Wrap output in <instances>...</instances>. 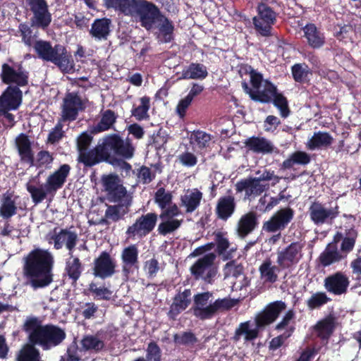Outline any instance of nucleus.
<instances>
[{
    "instance_id": "412c9836",
    "label": "nucleus",
    "mask_w": 361,
    "mask_h": 361,
    "mask_svg": "<svg viewBox=\"0 0 361 361\" xmlns=\"http://www.w3.org/2000/svg\"><path fill=\"white\" fill-rule=\"evenodd\" d=\"M1 79L6 84L14 83L18 86L27 84L28 75L20 67H13L6 63L2 65Z\"/></svg>"
},
{
    "instance_id": "ea45409f",
    "label": "nucleus",
    "mask_w": 361,
    "mask_h": 361,
    "mask_svg": "<svg viewBox=\"0 0 361 361\" xmlns=\"http://www.w3.org/2000/svg\"><path fill=\"white\" fill-rule=\"evenodd\" d=\"M39 173L30 178L26 185L27 190L30 193L32 200L35 204L41 202L46 197L47 194L49 193L47 192L45 186L39 185Z\"/></svg>"
},
{
    "instance_id": "5fc2aeb1",
    "label": "nucleus",
    "mask_w": 361,
    "mask_h": 361,
    "mask_svg": "<svg viewBox=\"0 0 361 361\" xmlns=\"http://www.w3.org/2000/svg\"><path fill=\"white\" fill-rule=\"evenodd\" d=\"M118 205L110 206L106 211L105 216L108 219L116 221L124 216L128 212L127 207L129 204H123V202H118Z\"/></svg>"
},
{
    "instance_id": "338daca9",
    "label": "nucleus",
    "mask_w": 361,
    "mask_h": 361,
    "mask_svg": "<svg viewBox=\"0 0 361 361\" xmlns=\"http://www.w3.org/2000/svg\"><path fill=\"white\" fill-rule=\"evenodd\" d=\"M180 164L185 166H194L197 161V157L191 152H185L178 156Z\"/></svg>"
},
{
    "instance_id": "4468645a",
    "label": "nucleus",
    "mask_w": 361,
    "mask_h": 361,
    "mask_svg": "<svg viewBox=\"0 0 361 361\" xmlns=\"http://www.w3.org/2000/svg\"><path fill=\"white\" fill-rule=\"evenodd\" d=\"M180 212L176 204L161 212L159 218L161 222L158 226V231L161 235H166L178 229L182 223V219H178Z\"/></svg>"
},
{
    "instance_id": "393cba45",
    "label": "nucleus",
    "mask_w": 361,
    "mask_h": 361,
    "mask_svg": "<svg viewBox=\"0 0 361 361\" xmlns=\"http://www.w3.org/2000/svg\"><path fill=\"white\" fill-rule=\"evenodd\" d=\"M268 185L259 183L255 178H247L238 182L235 188L238 192L245 191V198L251 199L259 195L268 188Z\"/></svg>"
},
{
    "instance_id": "13d9d810",
    "label": "nucleus",
    "mask_w": 361,
    "mask_h": 361,
    "mask_svg": "<svg viewBox=\"0 0 361 361\" xmlns=\"http://www.w3.org/2000/svg\"><path fill=\"white\" fill-rule=\"evenodd\" d=\"M310 73V68L305 63H298L292 67V74L293 78L297 82H304L307 80Z\"/></svg>"
},
{
    "instance_id": "37998d69",
    "label": "nucleus",
    "mask_w": 361,
    "mask_h": 361,
    "mask_svg": "<svg viewBox=\"0 0 361 361\" xmlns=\"http://www.w3.org/2000/svg\"><path fill=\"white\" fill-rule=\"evenodd\" d=\"M16 210L17 207L13 194L6 192L1 198L0 216L4 219H9L16 214Z\"/></svg>"
},
{
    "instance_id": "69168bd1",
    "label": "nucleus",
    "mask_w": 361,
    "mask_h": 361,
    "mask_svg": "<svg viewBox=\"0 0 361 361\" xmlns=\"http://www.w3.org/2000/svg\"><path fill=\"white\" fill-rule=\"evenodd\" d=\"M159 270V263L155 259L147 260L144 264V271L149 278L154 277Z\"/></svg>"
},
{
    "instance_id": "f257e3e1",
    "label": "nucleus",
    "mask_w": 361,
    "mask_h": 361,
    "mask_svg": "<svg viewBox=\"0 0 361 361\" xmlns=\"http://www.w3.org/2000/svg\"><path fill=\"white\" fill-rule=\"evenodd\" d=\"M53 255L48 250L36 248L25 258L24 276L34 289L48 286L53 281Z\"/></svg>"
},
{
    "instance_id": "0e129e2a",
    "label": "nucleus",
    "mask_w": 361,
    "mask_h": 361,
    "mask_svg": "<svg viewBox=\"0 0 361 361\" xmlns=\"http://www.w3.org/2000/svg\"><path fill=\"white\" fill-rule=\"evenodd\" d=\"M357 233L355 230L349 231L347 236L343 239L341 244V250L346 253L351 251L355 245Z\"/></svg>"
},
{
    "instance_id": "a878e982",
    "label": "nucleus",
    "mask_w": 361,
    "mask_h": 361,
    "mask_svg": "<svg viewBox=\"0 0 361 361\" xmlns=\"http://www.w3.org/2000/svg\"><path fill=\"white\" fill-rule=\"evenodd\" d=\"M161 16L157 7L147 1L135 20L149 30L154 27L156 23Z\"/></svg>"
},
{
    "instance_id": "9d476101",
    "label": "nucleus",
    "mask_w": 361,
    "mask_h": 361,
    "mask_svg": "<svg viewBox=\"0 0 361 361\" xmlns=\"http://www.w3.org/2000/svg\"><path fill=\"white\" fill-rule=\"evenodd\" d=\"M256 31L261 35H271L272 25L276 21L275 12L267 5L260 4L257 7V16L252 19Z\"/></svg>"
},
{
    "instance_id": "4c0bfd02",
    "label": "nucleus",
    "mask_w": 361,
    "mask_h": 361,
    "mask_svg": "<svg viewBox=\"0 0 361 361\" xmlns=\"http://www.w3.org/2000/svg\"><path fill=\"white\" fill-rule=\"evenodd\" d=\"M257 224L256 214L249 212L241 216L237 225V233L244 238L251 233Z\"/></svg>"
},
{
    "instance_id": "a211bd4d",
    "label": "nucleus",
    "mask_w": 361,
    "mask_h": 361,
    "mask_svg": "<svg viewBox=\"0 0 361 361\" xmlns=\"http://www.w3.org/2000/svg\"><path fill=\"white\" fill-rule=\"evenodd\" d=\"M302 245L299 243H291L286 249L277 253V263L281 269L289 268L297 264L302 257Z\"/></svg>"
},
{
    "instance_id": "7ed1b4c3",
    "label": "nucleus",
    "mask_w": 361,
    "mask_h": 361,
    "mask_svg": "<svg viewBox=\"0 0 361 361\" xmlns=\"http://www.w3.org/2000/svg\"><path fill=\"white\" fill-rule=\"evenodd\" d=\"M286 308V305L282 301L269 304L256 315L255 323L247 321L240 324L235 332V339L239 341L243 338L245 341L255 339L257 337L259 329L273 323Z\"/></svg>"
},
{
    "instance_id": "423d86ee",
    "label": "nucleus",
    "mask_w": 361,
    "mask_h": 361,
    "mask_svg": "<svg viewBox=\"0 0 361 361\" xmlns=\"http://www.w3.org/2000/svg\"><path fill=\"white\" fill-rule=\"evenodd\" d=\"M250 81L252 87H250L246 82L242 83V87L252 100L262 103L272 100L276 94V87L271 82L264 80L260 73L253 70L250 73Z\"/></svg>"
},
{
    "instance_id": "c85d7f7f",
    "label": "nucleus",
    "mask_w": 361,
    "mask_h": 361,
    "mask_svg": "<svg viewBox=\"0 0 361 361\" xmlns=\"http://www.w3.org/2000/svg\"><path fill=\"white\" fill-rule=\"evenodd\" d=\"M71 167L68 164H63L57 171L51 174L45 183L47 192L54 193L61 188L66 182Z\"/></svg>"
},
{
    "instance_id": "09e8293b",
    "label": "nucleus",
    "mask_w": 361,
    "mask_h": 361,
    "mask_svg": "<svg viewBox=\"0 0 361 361\" xmlns=\"http://www.w3.org/2000/svg\"><path fill=\"white\" fill-rule=\"evenodd\" d=\"M150 107V99L148 97H142L140 99V104L133 108L132 115L137 120H147L149 118L148 111Z\"/></svg>"
},
{
    "instance_id": "7c9ffc66",
    "label": "nucleus",
    "mask_w": 361,
    "mask_h": 361,
    "mask_svg": "<svg viewBox=\"0 0 361 361\" xmlns=\"http://www.w3.org/2000/svg\"><path fill=\"white\" fill-rule=\"evenodd\" d=\"M105 340V335L101 332L85 336L80 341L81 350L98 353L104 348Z\"/></svg>"
},
{
    "instance_id": "c9c22d12",
    "label": "nucleus",
    "mask_w": 361,
    "mask_h": 361,
    "mask_svg": "<svg viewBox=\"0 0 361 361\" xmlns=\"http://www.w3.org/2000/svg\"><path fill=\"white\" fill-rule=\"evenodd\" d=\"M259 271L264 283H274L278 279L279 269L269 259H267L259 266Z\"/></svg>"
},
{
    "instance_id": "bf43d9fd",
    "label": "nucleus",
    "mask_w": 361,
    "mask_h": 361,
    "mask_svg": "<svg viewBox=\"0 0 361 361\" xmlns=\"http://www.w3.org/2000/svg\"><path fill=\"white\" fill-rule=\"evenodd\" d=\"M89 290L97 300H109L112 295V292L109 288L103 286H98L94 283L90 284Z\"/></svg>"
},
{
    "instance_id": "aec40b11",
    "label": "nucleus",
    "mask_w": 361,
    "mask_h": 361,
    "mask_svg": "<svg viewBox=\"0 0 361 361\" xmlns=\"http://www.w3.org/2000/svg\"><path fill=\"white\" fill-rule=\"evenodd\" d=\"M83 103L81 98L75 93L71 92L66 95L63 99L62 107V120L73 121L78 114L83 109Z\"/></svg>"
},
{
    "instance_id": "603ef678",
    "label": "nucleus",
    "mask_w": 361,
    "mask_h": 361,
    "mask_svg": "<svg viewBox=\"0 0 361 361\" xmlns=\"http://www.w3.org/2000/svg\"><path fill=\"white\" fill-rule=\"evenodd\" d=\"M154 200L162 211L175 204L172 203L171 193L169 191H166L163 188H160L157 190Z\"/></svg>"
},
{
    "instance_id": "c756f323",
    "label": "nucleus",
    "mask_w": 361,
    "mask_h": 361,
    "mask_svg": "<svg viewBox=\"0 0 361 361\" xmlns=\"http://www.w3.org/2000/svg\"><path fill=\"white\" fill-rule=\"evenodd\" d=\"M245 147L250 151L257 154H270L275 149L273 143L262 137H252L245 142Z\"/></svg>"
},
{
    "instance_id": "052dcab7",
    "label": "nucleus",
    "mask_w": 361,
    "mask_h": 361,
    "mask_svg": "<svg viewBox=\"0 0 361 361\" xmlns=\"http://www.w3.org/2000/svg\"><path fill=\"white\" fill-rule=\"evenodd\" d=\"M272 100L274 101L275 106L279 109L281 116L284 118L287 117L289 115V109L286 98L282 94H278L276 91V94L273 97Z\"/></svg>"
},
{
    "instance_id": "20e7f679",
    "label": "nucleus",
    "mask_w": 361,
    "mask_h": 361,
    "mask_svg": "<svg viewBox=\"0 0 361 361\" xmlns=\"http://www.w3.org/2000/svg\"><path fill=\"white\" fill-rule=\"evenodd\" d=\"M237 302V300L229 298L214 300L213 294L210 292L198 293L194 297L193 314L200 319H209L218 312L231 309Z\"/></svg>"
},
{
    "instance_id": "3c124183",
    "label": "nucleus",
    "mask_w": 361,
    "mask_h": 361,
    "mask_svg": "<svg viewBox=\"0 0 361 361\" xmlns=\"http://www.w3.org/2000/svg\"><path fill=\"white\" fill-rule=\"evenodd\" d=\"M116 118V117L114 111L111 110L104 111L100 121L94 128V132L100 133L110 129L115 123Z\"/></svg>"
},
{
    "instance_id": "6e6552de",
    "label": "nucleus",
    "mask_w": 361,
    "mask_h": 361,
    "mask_svg": "<svg viewBox=\"0 0 361 361\" xmlns=\"http://www.w3.org/2000/svg\"><path fill=\"white\" fill-rule=\"evenodd\" d=\"M102 184L111 201L123 202V204H130L131 197L127 193L118 176L114 174L104 175L102 177Z\"/></svg>"
},
{
    "instance_id": "f03ea898",
    "label": "nucleus",
    "mask_w": 361,
    "mask_h": 361,
    "mask_svg": "<svg viewBox=\"0 0 361 361\" xmlns=\"http://www.w3.org/2000/svg\"><path fill=\"white\" fill-rule=\"evenodd\" d=\"M30 341L41 346L44 350H49L61 344L66 338L65 331L56 325H42L36 318H29L24 325Z\"/></svg>"
},
{
    "instance_id": "9b49d317",
    "label": "nucleus",
    "mask_w": 361,
    "mask_h": 361,
    "mask_svg": "<svg viewBox=\"0 0 361 361\" xmlns=\"http://www.w3.org/2000/svg\"><path fill=\"white\" fill-rule=\"evenodd\" d=\"M47 240L49 244H53L56 250L65 246L68 250V255H71L78 240V234L70 229H54L47 234Z\"/></svg>"
},
{
    "instance_id": "cd10ccee",
    "label": "nucleus",
    "mask_w": 361,
    "mask_h": 361,
    "mask_svg": "<svg viewBox=\"0 0 361 361\" xmlns=\"http://www.w3.org/2000/svg\"><path fill=\"white\" fill-rule=\"evenodd\" d=\"M107 159V151L104 149L103 142L94 149L81 151L78 157L79 161L87 166H92Z\"/></svg>"
},
{
    "instance_id": "a19ab883",
    "label": "nucleus",
    "mask_w": 361,
    "mask_h": 361,
    "mask_svg": "<svg viewBox=\"0 0 361 361\" xmlns=\"http://www.w3.org/2000/svg\"><path fill=\"white\" fill-rule=\"evenodd\" d=\"M207 75L208 72L205 66L193 63L183 70L179 79L202 80L204 79Z\"/></svg>"
},
{
    "instance_id": "2eb2a0df",
    "label": "nucleus",
    "mask_w": 361,
    "mask_h": 361,
    "mask_svg": "<svg viewBox=\"0 0 361 361\" xmlns=\"http://www.w3.org/2000/svg\"><path fill=\"white\" fill-rule=\"evenodd\" d=\"M157 221V216L154 213L142 215L132 226L128 227L126 234L128 238L146 235L153 230Z\"/></svg>"
},
{
    "instance_id": "58836bf2",
    "label": "nucleus",
    "mask_w": 361,
    "mask_h": 361,
    "mask_svg": "<svg viewBox=\"0 0 361 361\" xmlns=\"http://www.w3.org/2000/svg\"><path fill=\"white\" fill-rule=\"evenodd\" d=\"M157 27V38L161 42H169L173 38V25L172 23L164 16L159 17L154 27Z\"/></svg>"
},
{
    "instance_id": "2f4dec72",
    "label": "nucleus",
    "mask_w": 361,
    "mask_h": 361,
    "mask_svg": "<svg viewBox=\"0 0 361 361\" xmlns=\"http://www.w3.org/2000/svg\"><path fill=\"white\" fill-rule=\"evenodd\" d=\"M28 137L21 133L16 139V145L22 161L33 164L34 154Z\"/></svg>"
},
{
    "instance_id": "de8ad7c7",
    "label": "nucleus",
    "mask_w": 361,
    "mask_h": 361,
    "mask_svg": "<svg viewBox=\"0 0 361 361\" xmlns=\"http://www.w3.org/2000/svg\"><path fill=\"white\" fill-rule=\"evenodd\" d=\"M334 328L333 319L326 318L317 322L314 329L317 336L322 339H327L332 334Z\"/></svg>"
},
{
    "instance_id": "bb28decb",
    "label": "nucleus",
    "mask_w": 361,
    "mask_h": 361,
    "mask_svg": "<svg viewBox=\"0 0 361 361\" xmlns=\"http://www.w3.org/2000/svg\"><path fill=\"white\" fill-rule=\"evenodd\" d=\"M348 286V276L341 272L331 275L324 280L325 288L335 295H341L345 293Z\"/></svg>"
},
{
    "instance_id": "680f3d73",
    "label": "nucleus",
    "mask_w": 361,
    "mask_h": 361,
    "mask_svg": "<svg viewBox=\"0 0 361 361\" xmlns=\"http://www.w3.org/2000/svg\"><path fill=\"white\" fill-rule=\"evenodd\" d=\"M216 241L217 243V248L219 254L223 255L224 259H228L231 257L230 255H226L225 252L229 247V242L221 232H218L215 234Z\"/></svg>"
},
{
    "instance_id": "473e14b6",
    "label": "nucleus",
    "mask_w": 361,
    "mask_h": 361,
    "mask_svg": "<svg viewBox=\"0 0 361 361\" xmlns=\"http://www.w3.org/2000/svg\"><path fill=\"white\" fill-rule=\"evenodd\" d=\"M334 137L328 133L319 131L308 139L305 145L312 151L329 147L334 142Z\"/></svg>"
},
{
    "instance_id": "79ce46f5",
    "label": "nucleus",
    "mask_w": 361,
    "mask_h": 361,
    "mask_svg": "<svg viewBox=\"0 0 361 361\" xmlns=\"http://www.w3.org/2000/svg\"><path fill=\"white\" fill-rule=\"evenodd\" d=\"M211 142V135L204 131H194L190 134V143L195 152H201L208 147Z\"/></svg>"
},
{
    "instance_id": "774afa93",
    "label": "nucleus",
    "mask_w": 361,
    "mask_h": 361,
    "mask_svg": "<svg viewBox=\"0 0 361 361\" xmlns=\"http://www.w3.org/2000/svg\"><path fill=\"white\" fill-rule=\"evenodd\" d=\"M317 351L314 346H308L301 351L296 361H311L317 354Z\"/></svg>"
},
{
    "instance_id": "b1692460",
    "label": "nucleus",
    "mask_w": 361,
    "mask_h": 361,
    "mask_svg": "<svg viewBox=\"0 0 361 361\" xmlns=\"http://www.w3.org/2000/svg\"><path fill=\"white\" fill-rule=\"evenodd\" d=\"M22 102V92L17 87H8L0 97V111L16 110Z\"/></svg>"
},
{
    "instance_id": "4d7b16f0",
    "label": "nucleus",
    "mask_w": 361,
    "mask_h": 361,
    "mask_svg": "<svg viewBox=\"0 0 361 361\" xmlns=\"http://www.w3.org/2000/svg\"><path fill=\"white\" fill-rule=\"evenodd\" d=\"M27 344L20 350L18 361H39V351L33 346Z\"/></svg>"
},
{
    "instance_id": "72a5a7b5",
    "label": "nucleus",
    "mask_w": 361,
    "mask_h": 361,
    "mask_svg": "<svg viewBox=\"0 0 361 361\" xmlns=\"http://www.w3.org/2000/svg\"><path fill=\"white\" fill-rule=\"evenodd\" d=\"M345 257L346 255H343L340 253L335 243H329L320 254L319 259L323 267H328L340 262Z\"/></svg>"
},
{
    "instance_id": "49530a36",
    "label": "nucleus",
    "mask_w": 361,
    "mask_h": 361,
    "mask_svg": "<svg viewBox=\"0 0 361 361\" xmlns=\"http://www.w3.org/2000/svg\"><path fill=\"white\" fill-rule=\"evenodd\" d=\"M234 209L235 202L233 197L227 196L219 199L216 206V212L220 219H227L232 215Z\"/></svg>"
},
{
    "instance_id": "8fccbe9b",
    "label": "nucleus",
    "mask_w": 361,
    "mask_h": 361,
    "mask_svg": "<svg viewBox=\"0 0 361 361\" xmlns=\"http://www.w3.org/2000/svg\"><path fill=\"white\" fill-rule=\"evenodd\" d=\"M294 315L293 310H288L282 320L276 326V329L279 332L283 331L285 337H290L294 331V326L291 323Z\"/></svg>"
},
{
    "instance_id": "6e6d98bb",
    "label": "nucleus",
    "mask_w": 361,
    "mask_h": 361,
    "mask_svg": "<svg viewBox=\"0 0 361 361\" xmlns=\"http://www.w3.org/2000/svg\"><path fill=\"white\" fill-rule=\"evenodd\" d=\"M310 161L309 155L305 152H295L293 153L288 159L283 163L286 168H290L294 164H307Z\"/></svg>"
},
{
    "instance_id": "c03bdc74",
    "label": "nucleus",
    "mask_w": 361,
    "mask_h": 361,
    "mask_svg": "<svg viewBox=\"0 0 361 361\" xmlns=\"http://www.w3.org/2000/svg\"><path fill=\"white\" fill-rule=\"evenodd\" d=\"M305 37L309 45L313 48H319L324 43V37L314 24H308L303 28Z\"/></svg>"
},
{
    "instance_id": "1a4fd4ad",
    "label": "nucleus",
    "mask_w": 361,
    "mask_h": 361,
    "mask_svg": "<svg viewBox=\"0 0 361 361\" xmlns=\"http://www.w3.org/2000/svg\"><path fill=\"white\" fill-rule=\"evenodd\" d=\"M26 4L32 13V26L47 28L51 22V14L46 0H26Z\"/></svg>"
},
{
    "instance_id": "f3484780",
    "label": "nucleus",
    "mask_w": 361,
    "mask_h": 361,
    "mask_svg": "<svg viewBox=\"0 0 361 361\" xmlns=\"http://www.w3.org/2000/svg\"><path fill=\"white\" fill-rule=\"evenodd\" d=\"M138 253L135 245L125 247L121 252L122 272L126 280L138 269Z\"/></svg>"
},
{
    "instance_id": "ddd939ff",
    "label": "nucleus",
    "mask_w": 361,
    "mask_h": 361,
    "mask_svg": "<svg viewBox=\"0 0 361 361\" xmlns=\"http://www.w3.org/2000/svg\"><path fill=\"white\" fill-rule=\"evenodd\" d=\"M310 219L316 225L330 224L338 216V207H328L319 202H313L309 208Z\"/></svg>"
},
{
    "instance_id": "f704fd0d",
    "label": "nucleus",
    "mask_w": 361,
    "mask_h": 361,
    "mask_svg": "<svg viewBox=\"0 0 361 361\" xmlns=\"http://www.w3.org/2000/svg\"><path fill=\"white\" fill-rule=\"evenodd\" d=\"M202 193L196 188L188 190L181 196V204L188 213L194 212L200 205Z\"/></svg>"
},
{
    "instance_id": "39448f33",
    "label": "nucleus",
    "mask_w": 361,
    "mask_h": 361,
    "mask_svg": "<svg viewBox=\"0 0 361 361\" xmlns=\"http://www.w3.org/2000/svg\"><path fill=\"white\" fill-rule=\"evenodd\" d=\"M34 48L40 58L54 63L62 71L69 73L73 70V62L63 46L57 44L52 47L49 42L37 41Z\"/></svg>"
},
{
    "instance_id": "5701e85b",
    "label": "nucleus",
    "mask_w": 361,
    "mask_h": 361,
    "mask_svg": "<svg viewBox=\"0 0 361 361\" xmlns=\"http://www.w3.org/2000/svg\"><path fill=\"white\" fill-rule=\"evenodd\" d=\"M116 262L106 252H103L94 260V275L105 279L111 276L115 272Z\"/></svg>"
},
{
    "instance_id": "4be33fe9",
    "label": "nucleus",
    "mask_w": 361,
    "mask_h": 361,
    "mask_svg": "<svg viewBox=\"0 0 361 361\" xmlns=\"http://www.w3.org/2000/svg\"><path fill=\"white\" fill-rule=\"evenodd\" d=\"M224 272L225 278L229 280L233 288L238 289L247 286L248 281L240 264L233 261L228 262L224 267Z\"/></svg>"
},
{
    "instance_id": "a18cd8bd",
    "label": "nucleus",
    "mask_w": 361,
    "mask_h": 361,
    "mask_svg": "<svg viewBox=\"0 0 361 361\" xmlns=\"http://www.w3.org/2000/svg\"><path fill=\"white\" fill-rule=\"evenodd\" d=\"M110 25L109 19H97L92 25L90 33L97 39H106L110 32Z\"/></svg>"
},
{
    "instance_id": "e2e57ef3",
    "label": "nucleus",
    "mask_w": 361,
    "mask_h": 361,
    "mask_svg": "<svg viewBox=\"0 0 361 361\" xmlns=\"http://www.w3.org/2000/svg\"><path fill=\"white\" fill-rule=\"evenodd\" d=\"M328 298L324 293H317L313 294L307 300V305L310 309H314L326 303Z\"/></svg>"
},
{
    "instance_id": "f8f14e48",
    "label": "nucleus",
    "mask_w": 361,
    "mask_h": 361,
    "mask_svg": "<svg viewBox=\"0 0 361 361\" xmlns=\"http://www.w3.org/2000/svg\"><path fill=\"white\" fill-rule=\"evenodd\" d=\"M103 143L108 158L114 154L125 159H130L133 156L134 148L128 140H123L116 135H111L103 139Z\"/></svg>"
},
{
    "instance_id": "e433bc0d",
    "label": "nucleus",
    "mask_w": 361,
    "mask_h": 361,
    "mask_svg": "<svg viewBox=\"0 0 361 361\" xmlns=\"http://www.w3.org/2000/svg\"><path fill=\"white\" fill-rule=\"evenodd\" d=\"M190 290H185L176 295L169 312L171 317L174 318L188 307L190 303Z\"/></svg>"
},
{
    "instance_id": "864d4df0",
    "label": "nucleus",
    "mask_w": 361,
    "mask_h": 361,
    "mask_svg": "<svg viewBox=\"0 0 361 361\" xmlns=\"http://www.w3.org/2000/svg\"><path fill=\"white\" fill-rule=\"evenodd\" d=\"M66 271L70 278L76 281L81 274V265L78 257L73 256V252L69 255V258L66 262Z\"/></svg>"
},
{
    "instance_id": "0eeeda50",
    "label": "nucleus",
    "mask_w": 361,
    "mask_h": 361,
    "mask_svg": "<svg viewBox=\"0 0 361 361\" xmlns=\"http://www.w3.org/2000/svg\"><path fill=\"white\" fill-rule=\"evenodd\" d=\"M216 258V255L214 252H209L199 257L190 267L192 275L196 279L212 283L217 274V267L214 264Z\"/></svg>"
},
{
    "instance_id": "dca6fc26",
    "label": "nucleus",
    "mask_w": 361,
    "mask_h": 361,
    "mask_svg": "<svg viewBox=\"0 0 361 361\" xmlns=\"http://www.w3.org/2000/svg\"><path fill=\"white\" fill-rule=\"evenodd\" d=\"M109 8L121 11L126 16H130L136 19L143 7L147 4L146 0H105Z\"/></svg>"
},
{
    "instance_id": "6ab92c4d",
    "label": "nucleus",
    "mask_w": 361,
    "mask_h": 361,
    "mask_svg": "<svg viewBox=\"0 0 361 361\" xmlns=\"http://www.w3.org/2000/svg\"><path fill=\"white\" fill-rule=\"evenodd\" d=\"M293 217V211L290 208L281 209L264 224L263 228L271 233L279 231L286 227Z\"/></svg>"
}]
</instances>
